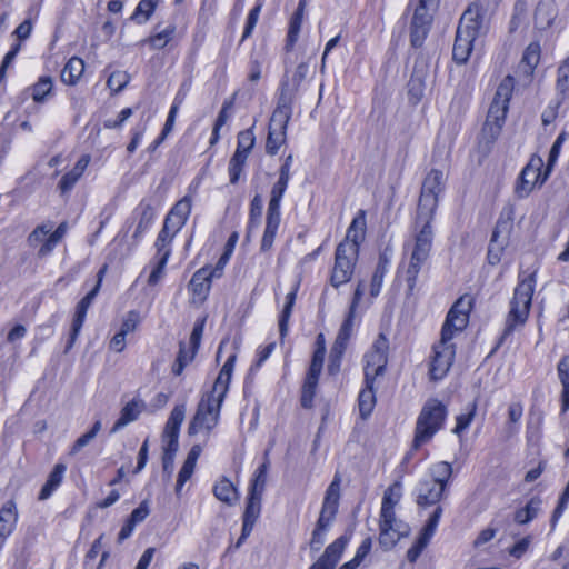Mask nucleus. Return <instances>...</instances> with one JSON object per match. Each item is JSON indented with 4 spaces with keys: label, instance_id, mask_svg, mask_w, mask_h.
Returning <instances> with one entry per match:
<instances>
[{
    "label": "nucleus",
    "instance_id": "46",
    "mask_svg": "<svg viewBox=\"0 0 569 569\" xmlns=\"http://www.w3.org/2000/svg\"><path fill=\"white\" fill-rule=\"evenodd\" d=\"M565 140H566V133L561 132L555 140L553 144L551 146V149L549 151V157H548V163H547V167H546V170L543 173L542 181H546L548 176L552 171V168L558 160V157L560 154V150H561V147H562V143L565 142Z\"/></svg>",
    "mask_w": 569,
    "mask_h": 569
},
{
    "label": "nucleus",
    "instance_id": "63",
    "mask_svg": "<svg viewBox=\"0 0 569 569\" xmlns=\"http://www.w3.org/2000/svg\"><path fill=\"white\" fill-rule=\"evenodd\" d=\"M531 540V536L523 537L508 549V553L516 559H520L528 551Z\"/></svg>",
    "mask_w": 569,
    "mask_h": 569
},
{
    "label": "nucleus",
    "instance_id": "42",
    "mask_svg": "<svg viewBox=\"0 0 569 569\" xmlns=\"http://www.w3.org/2000/svg\"><path fill=\"white\" fill-rule=\"evenodd\" d=\"M430 472L432 476L431 481L443 485V488H446L452 475V467L447 461H440L431 467Z\"/></svg>",
    "mask_w": 569,
    "mask_h": 569
},
{
    "label": "nucleus",
    "instance_id": "19",
    "mask_svg": "<svg viewBox=\"0 0 569 569\" xmlns=\"http://www.w3.org/2000/svg\"><path fill=\"white\" fill-rule=\"evenodd\" d=\"M191 212V199L184 197L179 200L170 210L164 219V224L171 228V231H180L186 224Z\"/></svg>",
    "mask_w": 569,
    "mask_h": 569
},
{
    "label": "nucleus",
    "instance_id": "15",
    "mask_svg": "<svg viewBox=\"0 0 569 569\" xmlns=\"http://www.w3.org/2000/svg\"><path fill=\"white\" fill-rule=\"evenodd\" d=\"M440 0H419L411 21L410 36H427Z\"/></svg>",
    "mask_w": 569,
    "mask_h": 569
},
{
    "label": "nucleus",
    "instance_id": "18",
    "mask_svg": "<svg viewBox=\"0 0 569 569\" xmlns=\"http://www.w3.org/2000/svg\"><path fill=\"white\" fill-rule=\"evenodd\" d=\"M509 222H498L488 248V261L490 264H497L501 260L502 252L508 243Z\"/></svg>",
    "mask_w": 569,
    "mask_h": 569
},
{
    "label": "nucleus",
    "instance_id": "59",
    "mask_svg": "<svg viewBox=\"0 0 569 569\" xmlns=\"http://www.w3.org/2000/svg\"><path fill=\"white\" fill-rule=\"evenodd\" d=\"M196 468V462H192L190 460H184L182 468L179 471L177 485H176V492L179 493L182 489L183 485L191 478L193 471Z\"/></svg>",
    "mask_w": 569,
    "mask_h": 569
},
{
    "label": "nucleus",
    "instance_id": "61",
    "mask_svg": "<svg viewBox=\"0 0 569 569\" xmlns=\"http://www.w3.org/2000/svg\"><path fill=\"white\" fill-rule=\"evenodd\" d=\"M476 409H477V405L472 403L469 412L462 413L457 417V425L453 429V432L456 435H460L470 426V423L473 420V417L476 415Z\"/></svg>",
    "mask_w": 569,
    "mask_h": 569
},
{
    "label": "nucleus",
    "instance_id": "6",
    "mask_svg": "<svg viewBox=\"0 0 569 569\" xmlns=\"http://www.w3.org/2000/svg\"><path fill=\"white\" fill-rule=\"evenodd\" d=\"M446 416L447 409L439 400L430 399L425 403L416 423L413 449L428 442L441 429Z\"/></svg>",
    "mask_w": 569,
    "mask_h": 569
},
{
    "label": "nucleus",
    "instance_id": "64",
    "mask_svg": "<svg viewBox=\"0 0 569 569\" xmlns=\"http://www.w3.org/2000/svg\"><path fill=\"white\" fill-rule=\"evenodd\" d=\"M102 539H103V536L101 535L93 541L91 548L87 552L86 559H84V569H93L92 562L98 557V555L101 552Z\"/></svg>",
    "mask_w": 569,
    "mask_h": 569
},
{
    "label": "nucleus",
    "instance_id": "28",
    "mask_svg": "<svg viewBox=\"0 0 569 569\" xmlns=\"http://www.w3.org/2000/svg\"><path fill=\"white\" fill-rule=\"evenodd\" d=\"M136 213L139 220L132 237L139 239L153 222L154 208L149 202L142 201L138 206Z\"/></svg>",
    "mask_w": 569,
    "mask_h": 569
},
{
    "label": "nucleus",
    "instance_id": "39",
    "mask_svg": "<svg viewBox=\"0 0 569 569\" xmlns=\"http://www.w3.org/2000/svg\"><path fill=\"white\" fill-rule=\"evenodd\" d=\"M472 51V41L470 38H455L452 48V59L458 64H465Z\"/></svg>",
    "mask_w": 569,
    "mask_h": 569
},
{
    "label": "nucleus",
    "instance_id": "7",
    "mask_svg": "<svg viewBox=\"0 0 569 569\" xmlns=\"http://www.w3.org/2000/svg\"><path fill=\"white\" fill-rule=\"evenodd\" d=\"M291 100L284 94H281L278 106L272 113L268 138L266 142V151L270 156L277 154L279 148L286 141V129L290 120Z\"/></svg>",
    "mask_w": 569,
    "mask_h": 569
},
{
    "label": "nucleus",
    "instance_id": "43",
    "mask_svg": "<svg viewBox=\"0 0 569 569\" xmlns=\"http://www.w3.org/2000/svg\"><path fill=\"white\" fill-rule=\"evenodd\" d=\"M178 232L179 231H171V228L167 229V226L163 223L154 243L157 256H162L166 251H168L169 254L171 253L170 244Z\"/></svg>",
    "mask_w": 569,
    "mask_h": 569
},
{
    "label": "nucleus",
    "instance_id": "36",
    "mask_svg": "<svg viewBox=\"0 0 569 569\" xmlns=\"http://www.w3.org/2000/svg\"><path fill=\"white\" fill-rule=\"evenodd\" d=\"M355 311L349 310L346 319L343 320L338 335L336 337V340L332 346H337L338 352L340 350H346L348 341L352 335L353 330V321H355Z\"/></svg>",
    "mask_w": 569,
    "mask_h": 569
},
{
    "label": "nucleus",
    "instance_id": "53",
    "mask_svg": "<svg viewBox=\"0 0 569 569\" xmlns=\"http://www.w3.org/2000/svg\"><path fill=\"white\" fill-rule=\"evenodd\" d=\"M129 80L130 76L126 71H113L107 80V86L112 92L119 93L127 87Z\"/></svg>",
    "mask_w": 569,
    "mask_h": 569
},
{
    "label": "nucleus",
    "instance_id": "50",
    "mask_svg": "<svg viewBox=\"0 0 569 569\" xmlns=\"http://www.w3.org/2000/svg\"><path fill=\"white\" fill-rule=\"evenodd\" d=\"M269 463L268 461L263 462L254 473V478L251 482L249 492L258 493L263 496V491L267 483V472H268Z\"/></svg>",
    "mask_w": 569,
    "mask_h": 569
},
{
    "label": "nucleus",
    "instance_id": "44",
    "mask_svg": "<svg viewBox=\"0 0 569 569\" xmlns=\"http://www.w3.org/2000/svg\"><path fill=\"white\" fill-rule=\"evenodd\" d=\"M503 123L486 119V122L481 130V142H485L488 147L491 146L499 137Z\"/></svg>",
    "mask_w": 569,
    "mask_h": 569
},
{
    "label": "nucleus",
    "instance_id": "54",
    "mask_svg": "<svg viewBox=\"0 0 569 569\" xmlns=\"http://www.w3.org/2000/svg\"><path fill=\"white\" fill-rule=\"evenodd\" d=\"M306 0H299L298 7L292 14L289 23V30L287 36H298V33L301 30V24L305 17V9H306Z\"/></svg>",
    "mask_w": 569,
    "mask_h": 569
},
{
    "label": "nucleus",
    "instance_id": "48",
    "mask_svg": "<svg viewBox=\"0 0 569 569\" xmlns=\"http://www.w3.org/2000/svg\"><path fill=\"white\" fill-rule=\"evenodd\" d=\"M442 507L441 506H438L433 512L431 513V516L429 517L426 526L423 527V529L421 530L420 532V536L419 538H421L422 540L427 541L429 543L431 537L435 535L436 532V529L438 527V523H439V520H440V517L442 515Z\"/></svg>",
    "mask_w": 569,
    "mask_h": 569
},
{
    "label": "nucleus",
    "instance_id": "60",
    "mask_svg": "<svg viewBox=\"0 0 569 569\" xmlns=\"http://www.w3.org/2000/svg\"><path fill=\"white\" fill-rule=\"evenodd\" d=\"M140 322V315L136 310H131L126 315V318L122 321L120 332L123 335H128L133 332Z\"/></svg>",
    "mask_w": 569,
    "mask_h": 569
},
{
    "label": "nucleus",
    "instance_id": "37",
    "mask_svg": "<svg viewBox=\"0 0 569 569\" xmlns=\"http://www.w3.org/2000/svg\"><path fill=\"white\" fill-rule=\"evenodd\" d=\"M290 179L283 178L279 176L278 181L273 184L270 194V201L268 204V211L271 213H280V202L282 196L288 187V182Z\"/></svg>",
    "mask_w": 569,
    "mask_h": 569
},
{
    "label": "nucleus",
    "instance_id": "26",
    "mask_svg": "<svg viewBox=\"0 0 569 569\" xmlns=\"http://www.w3.org/2000/svg\"><path fill=\"white\" fill-rule=\"evenodd\" d=\"M365 211L360 210L358 216L353 218L351 224L349 226L345 240L340 243H347L350 246L355 244L353 248L356 249V253L359 254V246L365 238Z\"/></svg>",
    "mask_w": 569,
    "mask_h": 569
},
{
    "label": "nucleus",
    "instance_id": "12",
    "mask_svg": "<svg viewBox=\"0 0 569 569\" xmlns=\"http://www.w3.org/2000/svg\"><path fill=\"white\" fill-rule=\"evenodd\" d=\"M106 270H107V266H103L97 277H98V280H97V283L96 286L93 287V289L91 291H89L77 305L76 307V312H74V317H73V320H72V326H71V332H70V337H69V341L66 346V352H68L73 343L76 342L79 333H80V330L82 328V325L84 322V319H86V316H87V311L89 309V307L91 306V303L93 302L96 296L98 295L99 290H100V287H101V282H102V279H103V276L106 273Z\"/></svg>",
    "mask_w": 569,
    "mask_h": 569
},
{
    "label": "nucleus",
    "instance_id": "31",
    "mask_svg": "<svg viewBox=\"0 0 569 569\" xmlns=\"http://www.w3.org/2000/svg\"><path fill=\"white\" fill-rule=\"evenodd\" d=\"M161 0H140L130 16V20L137 24H144L149 21Z\"/></svg>",
    "mask_w": 569,
    "mask_h": 569
},
{
    "label": "nucleus",
    "instance_id": "23",
    "mask_svg": "<svg viewBox=\"0 0 569 569\" xmlns=\"http://www.w3.org/2000/svg\"><path fill=\"white\" fill-rule=\"evenodd\" d=\"M90 160L91 158L89 154L81 156V158L77 161L74 167L69 172L62 176L58 184L61 193H67L74 187V184L78 182V180L81 178L84 170L89 166Z\"/></svg>",
    "mask_w": 569,
    "mask_h": 569
},
{
    "label": "nucleus",
    "instance_id": "38",
    "mask_svg": "<svg viewBox=\"0 0 569 569\" xmlns=\"http://www.w3.org/2000/svg\"><path fill=\"white\" fill-rule=\"evenodd\" d=\"M541 500L532 498L523 508L515 512L513 520L519 525H525L537 517L540 510Z\"/></svg>",
    "mask_w": 569,
    "mask_h": 569
},
{
    "label": "nucleus",
    "instance_id": "25",
    "mask_svg": "<svg viewBox=\"0 0 569 569\" xmlns=\"http://www.w3.org/2000/svg\"><path fill=\"white\" fill-rule=\"evenodd\" d=\"M213 278L214 277L209 272V267H203L193 273L189 282V289L194 296L206 299L210 291Z\"/></svg>",
    "mask_w": 569,
    "mask_h": 569
},
{
    "label": "nucleus",
    "instance_id": "9",
    "mask_svg": "<svg viewBox=\"0 0 569 569\" xmlns=\"http://www.w3.org/2000/svg\"><path fill=\"white\" fill-rule=\"evenodd\" d=\"M355 244L339 243L335 252V263L331 271L330 283L338 288L347 283L352 274L358 260Z\"/></svg>",
    "mask_w": 569,
    "mask_h": 569
},
{
    "label": "nucleus",
    "instance_id": "21",
    "mask_svg": "<svg viewBox=\"0 0 569 569\" xmlns=\"http://www.w3.org/2000/svg\"><path fill=\"white\" fill-rule=\"evenodd\" d=\"M144 408H146V403L143 400L133 398L121 409L120 417L112 426L111 432L112 433L118 432L119 430L124 428L127 425L136 421Z\"/></svg>",
    "mask_w": 569,
    "mask_h": 569
},
{
    "label": "nucleus",
    "instance_id": "11",
    "mask_svg": "<svg viewBox=\"0 0 569 569\" xmlns=\"http://www.w3.org/2000/svg\"><path fill=\"white\" fill-rule=\"evenodd\" d=\"M410 533V527L396 515L379 516V545L385 550L392 549L397 542Z\"/></svg>",
    "mask_w": 569,
    "mask_h": 569
},
{
    "label": "nucleus",
    "instance_id": "56",
    "mask_svg": "<svg viewBox=\"0 0 569 569\" xmlns=\"http://www.w3.org/2000/svg\"><path fill=\"white\" fill-rule=\"evenodd\" d=\"M254 146V136L251 129L241 131L238 134V144L236 152H240L242 154H246V157L249 156L251 149Z\"/></svg>",
    "mask_w": 569,
    "mask_h": 569
},
{
    "label": "nucleus",
    "instance_id": "41",
    "mask_svg": "<svg viewBox=\"0 0 569 569\" xmlns=\"http://www.w3.org/2000/svg\"><path fill=\"white\" fill-rule=\"evenodd\" d=\"M261 501H262V495L249 492L246 509L243 512V519L257 522L258 518L260 517L261 512Z\"/></svg>",
    "mask_w": 569,
    "mask_h": 569
},
{
    "label": "nucleus",
    "instance_id": "62",
    "mask_svg": "<svg viewBox=\"0 0 569 569\" xmlns=\"http://www.w3.org/2000/svg\"><path fill=\"white\" fill-rule=\"evenodd\" d=\"M262 4L257 3L248 13L242 36H251L259 20Z\"/></svg>",
    "mask_w": 569,
    "mask_h": 569
},
{
    "label": "nucleus",
    "instance_id": "32",
    "mask_svg": "<svg viewBox=\"0 0 569 569\" xmlns=\"http://www.w3.org/2000/svg\"><path fill=\"white\" fill-rule=\"evenodd\" d=\"M279 224L280 213L267 212L266 229L261 240V251H269L272 248Z\"/></svg>",
    "mask_w": 569,
    "mask_h": 569
},
{
    "label": "nucleus",
    "instance_id": "55",
    "mask_svg": "<svg viewBox=\"0 0 569 569\" xmlns=\"http://www.w3.org/2000/svg\"><path fill=\"white\" fill-rule=\"evenodd\" d=\"M540 46L538 42L530 43L522 57L521 63L526 64L527 69L531 71L539 62Z\"/></svg>",
    "mask_w": 569,
    "mask_h": 569
},
{
    "label": "nucleus",
    "instance_id": "8",
    "mask_svg": "<svg viewBox=\"0 0 569 569\" xmlns=\"http://www.w3.org/2000/svg\"><path fill=\"white\" fill-rule=\"evenodd\" d=\"M445 173L439 169H431L426 176L419 197L417 213L423 218H433L438 207V196L443 190Z\"/></svg>",
    "mask_w": 569,
    "mask_h": 569
},
{
    "label": "nucleus",
    "instance_id": "20",
    "mask_svg": "<svg viewBox=\"0 0 569 569\" xmlns=\"http://www.w3.org/2000/svg\"><path fill=\"white\" fill-rule=\"evenodd\" d=\"M445 491L443 485L423 480L418 486L417 503L422 507L436 505L442 499Z\"/></svg>",
    "mask_w": 569,
    "mask_h": 569
},
{
    "label": "nucleus",
    "instance_id": "34",
    "mask_svg": "<svg viewBox=\"0 0 569 569\" xmlns=\"http://www.w3.org/2000/svg\"><path fill=\"white\" fill-rule=\"evenodd\" d=\"M320 372L308 370L301 392V406L303 408H311L312 400L316 395Z\"/></svg>",
    "mask_w": 569,
    "mask_h": 569
},
{
    "label": "nucleus",
    "instance_id": "2",
    "mask_svg": "<svg viewBox=\"0 0 569 569\" xmlns=\"http://www.w3.org/2000/svg\"><path fill=\"white\" fill-rule=\"evenodd\" d=\"M234 360V355L228 358L213 383L211 392L202 396L200 399L196 413L188 427V433L190 436H194L201 431H206L207 435H210L218 425L221 406L229 390Z\"/></svg>",
    "mask_w": 569,
    "mask_h": 569
},
{
    "label": "nucleus",
    "instance_id": "33",
    "mask_svg": "<svg viewBox=\"0 0 569 569\" xmlns=\"http://www.w3.org/2000/svg\"><path fill=\"white\" fill-rule=\"evenodd\" d=\"M556 90L558 103L569 101V57L558 68Z\"/></svg>",
    "mask_w": 569,
    "mask_h": 569
},
{
    "label": "nucleus",
    "instance_id": "10",
    "mask_svg": "<svg viewBox=\"0 0 569 569\" xmlns=\"http://www.w3.org/2000/svg\"><path fill=\"white\" fill-rule=\"evenodd\" d=\"M389 342L383 333L375 340L371 349L365 355V382L373 383L383 373L388 359Z\"/></svg>",
    "mask_w": 569,
    "mask_h": 569
},
{
    "label": "nucleus",
    "instance_id": "5",
    "mask_svg": "<svg viewBox=\"0 0 569 569\" xmlns=\"http://www.w3.org/2000/svg\"><path fill=\"white\" fill-rule=\"evenodd\" d=\"M341 475L336 472L331 483L328 486L322 507L316 527L312 531V536L309 542L310 549L313 551L320 550L325 542V536L336 518L338 512L340 491H341Z\"/></svg>",
    "mask_w": 569,
    "mask_h": 569
},
{
    "label": "nucleus",
    "instance_id": "22",
    "mask_svg": "<svg viewBox=\"0 0 569 569\" xmlns=\"http://www.w3.org/2000/svg\"><path fill=\"white\" fill-rule=\"evenodd\" d=\"M557 14L558 9L556 0H540L535 14L536 27L539 30H547L552 26Z\"/></svg>",
    "mask_w": 569,
    "mask_h": 569
},
{
    "label": "nucleus",
    "instance_id": "24",
    "mask_svg": "<svg viewBox=\"0 0 569 569\" xmlns=\"http://www.w3.org/2000/svg\"><path fill=\"white\" fill-rule=\"evenodd\" d=\"M213 496L221 502L233 506L239 500L237 487L227 477H221L213 486Z\"/></svg>",
    "mask_w": 569,
    "mask_h": 569
},
{
    "label": "nucleus",
    "instance_id": "1",
    "mask_svg": "<svg viewBox=\"0 0 569 569\" xmlns=\"http://www.w3.org/2000/svg\"><path fill=\"white\" fill-rule=\"evenodd\" d=\"M472 307L470 297L459 298L450 308L441 330V339L433 347V356L430 362V379L438 381L443 379L452 366L456 350L450 342L457 332L462 331L469 321V311Z\"/></svg>",
    "mask_w": 569,
    "mask_h": 569
},
{
    "label": "nucleus",
    "instance_id": "4",
    "mask_svg": "<svg viewBox=\"0 0 569 569\" xmlns=\"http://www.w3.org/2000/svg\"><path fill=\"white\" fill-rule=\"evenodd\" d=\"M535 283V273H531L516 287L500 342L511 335L515 329L526 323L531 307Z\"/></svg>",
    "mask_w": 569,
    "mask_h": 569
},
{
    "label": "nucleus",
    "instance_id": "3",
    "mask_svg": "<svg viewBox=\"0 0 569 569\" xmlns=\"http://www.w3.org/2000/svg\"><path fill=\"white\" fill-rule=\"evenodd\" d=\"M432 220L433 218H423L419 213L416 216L413 246L406 270V281L410 290L415 288L418 274L430 256L433 241Z\"/></svg>",
    "mask_w": 569,
    "mask_h": 569
},
{
    "label": "nucleus",
    "instance_id": "13",
    "mask_svg": "<svg viewBox=\"0 0 569 569\" xmlns=\"http://www.w3.org/2000/svg\"><path fill=\"white\" fill-rule=\"evenodd\" d=\"M513 88V77H505L496 90L493 100L488 110L487 119L505 124Z\"/></svg>",
    "mask_w": 569,
    "mask_h": 569
},
{
    "label": "nucleus",
    "instance_id": "14",
    "mask_svg": "<svg viewBox=\"0 0 569 569\" xmlns=\"http://www.w3.org/2000/svg\"><path fill=\"white\" fill-rule=\"evenodd\" d=\"M543 166L541 158H532L529 163L522 169L517 184L516 193L519 198H526L533 190L536 184H542L543 174L541 168Z\"/></svg>",
    "mask_w": 569,
    "mask_h": 569
},
{
    "label": "nucleus",
    "instance_id": "30",
    "mask_svg": "<svg viewBox=\"0 0 569 569\" xmlns=\"http://www.w3.org/2000/svg\"><path fill=\"white\" fill-rule=\"evenodd\" d=\"M401 497V485L400 482H395L389 486L382 498L380 515H396L395 508L398 505Z\"/></svg>",
    "mask_w": 569,
    "mask_h": 569
},
{
    "label": "nucleus",
    "instance_id": "52",
    "mask_svg": "<svg viewBox=\"0 0 569 569\" xmlns=\"http://www.w3.org/2000/svg\"><path fill=\"white\" fill-rule=\"evenodd\" d=\"M246 154L234 152L229 161V176L232 184L237 183L242 172L243 166L247 161Z\"/></svg>",
    "mask_w": 569,
    "mask_h": 569
},
{
    "label": "nucleus",
    "instance_id": "40",
    "mask_svg": "<svg viewBox=\"0 0 569 569\" xmlns=\"http://www.w3.org/2000/svg\"><path fill=\"white\" fill-rule=\"evenodd\" d=\"M372 386L373 383L368 385L366 382V388L359 393V411L362 419H366L372 412L376 403Z\"/></svg>",
    "mask_w": 569,
    "mask_h": 569
},
{
    "label": "nucleus",
    "instance_id": "47",
    "mask_svg": "<svg viewBox=\"0 0 569 569\" xmlns=\"http://www.w3.org/2000/svg\"><path fill=\"white\" fill-rule=\"evenodd\" d=\"M100 429H101V421L97 420L93 423L92 428L88 432L83 433L81 437H79L74 441L73 446L70 449L69 455H71V456L77 455L83 447H86L90 441H92L96 438V436L100 431Z\"/></svg>",
    "mask_w": 569,
    "mask_h": 569
},
{
    "label": "nucleus",
    "instance_id": "45",
    "mask_svg": "<svg viewBox=\"0 0 569 569\" xmlns=\"http://www.w3.org/2000/svg\"><path fill=\"white\" fill-rule=\"evenodd\" d=\"M295 300H296V291H291L286 296V305H284V307L281 311L280 318H279V332L282 338L288 332V322L291 317Z\"/></svg>",
    "mask_w": 569,
    "mask_h": 569
},
{
    "label": "nucleus",
    "instance_id": "49",
    "mask_svg": "<svg viewBox=\"0 0 569 569\" xmlns=\"http://www.w3.org/2000/svg\"><path fill=\"white\" fill-rule=\"evenodd\" d=\"M194 355H196V352H193V349H190V351H187L184 343L180 342L179 352H178L177 359L172 366V373L176 376H180L182 373L184 367L193 360Z\"/></svg>",
    "mask_w": 569,
    "mask_h": 569
},
{
    "label": "nucleus",
    "instance_id": "27",
    "mask_svg": "<svg viewBox=\"0 0 569 569\" xmlns=\"http://www.w3.org/2000/svg\"><path fill=\"white\" fill-rule=\"evenodd\" d=\"M66 470L67 466L64 463H57L53 467L46 483L39 492V500H46L52 495V492L61 485Z\"/></svg>",
    "mask_w": 569,
    "mask_h": 569
},
{
    "label": "nucleus",
    "instance_id": "57",
    "mask_svg": "<svg viewBox=\"0 0 569 569\" xmlns=\"http://www.w3.org/2000/svg\"><path fill=\"white\" fill-rule=\"evenodd\" d=\"M157 258H158V262L148 278V283L150 286H156L162 278L166 264L169 259V252L166 251L162 256H157Z\"/></svg>",
    "mask_w": 569,
    "mask_h": 569
},
{
    "label": "nucleus",
    "instance_id": "51",
    "mask_svg": "<svg viewBox=\"0 0 569 569\" xmlns=\"http://www.w3.org/2000/svg\"><path fill=\"white\" fill-rule=\"evenodd\" d=\"M52 80L50 77L40 78L31 88V96L36 102H42L52 90Z\"/></svg>",
    "mask_w": 569,
    "mask_h": 569
},
{
    "label": "nucleus",
    "instance_id": "16",
    "mask_svg": "<svg viewBox=\"0 0 569 569\" xmlns=\"http://www.w3.org/2000/svg\"><path fill=\"white\" fill-rule=\"evenodd\" d=\"M485 30L481 6L471 3L462 13L456 36H477Z\"/></svg>",
    "mask_w": 569,
    "mask_h": 569
},
{
    "label": "nucleus",
    "instance_id": "29",
    "mask_svg": "<svg viewBox=\"0 0 569 569\" xmlns=\"http://www.w3.org/2000/svg\"><path fill=\"white\" fill-rule=\"evenodd\" d=\"M84 71V62L78 57H72L68 60L61 71V81L68 86H74L81 78Z\"/></svg>",
    "mask_w": 569,
    "mask_h": 569
},
{
    "label": "nucleus",
    "instance_id": "58",
    "mask_svg": "<svg viewBox=\"0 0 569 569\" xmlns=\"http://www.w3.org/2000/svg\"><path fill=\"white\" fill-rule=\"evenodd\" d=\"M263 201L260 194H256L250 204V221L249 230L259 224V219L262 214Z\"/></svg>",
    "mask_w": 569,
    "mask_h": 569
},
{
    "label": "nucleus",
    "instance_id": "17",
    "mask_svg": "<svg viewBox=\"0 0 569 569\" xmlns=\"http://www.w3.org/2000/svg\"><path fill=\"white\" fill-rule=\"evenodd\" d=\"M349 540L350 536L348 535H343L337 538L326 548L323 555L309 569H333Z\"/></svg>",
    "mask_w": 569,
    "mask_h": 569
},
{
    "label": "nucleus",
    "instance_id": "35",
    "mask_svg": "<svg viewBox=\"0 0 569 569\" xmlns=\"http://www.w3.org/2000/svg\"><path fill=\"white\" fill-rule=\"evenodd\" d=\"M184 417L186 406L183 403L174 406L164 426L162 436H179L180 426L182 425Z\"/></svg>",
    "mask_w": 569,
    "mask_h": 569
}]
</instances>
